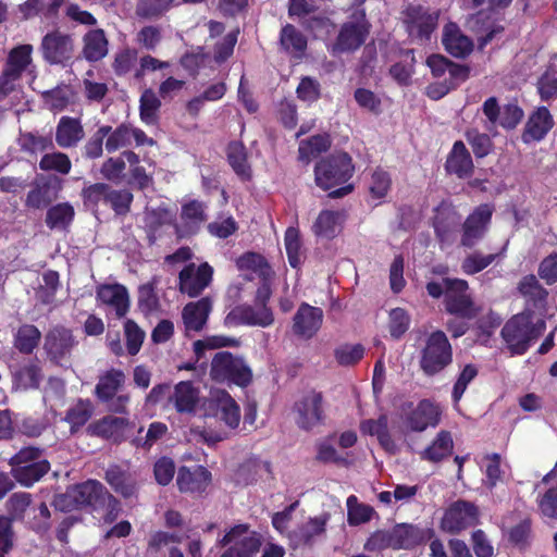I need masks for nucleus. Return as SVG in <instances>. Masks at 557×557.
I'll return each mask as SVG.
<instances>
[{
  "label": "nucleus",
  "instance_id": "nucleus-1",
  "mask_svg": "<svg viewBox=\"0 0 557 557\" xmlns=\"http://www.w3.org/2000/svg\"><path fill=\"white\" fill-rule=\"evenodd\" d=\"M272 290L267 282H263L257 289L253 305H240L235 307L225 318V322L232 320L259 327H269L274 323V314L267 302L270 300Z\"/></svg>",
  "mask_w": 557,
  "mask_h": 557
},
{
  "label": "nucleus",
  "instance_id": "nucleus-2",
  "mask_svg": "<svg viewBox=\"0 0 557 557\" xmlns=\"http://www.w3.org/2000/svg\"><path fill=\"white\" fill-rule=\"evenodd\" d=\"M42 449L24 447L11 459V474L22 485L29 487L50 470V463L42 456Z\"/></svg>",
  "mask_w": 557,
  "mask_h": 557
},
{
  "label": "nucleus",
  "instance_id": "nucleus-3",
  "mask_svg": "<svg viewBox=\"0 0 557 557\" xmlns=\"http://www.w3.org/2000/svg\"><path fill=\"white\" fill-rule=\"evenodd\" d=\"M209 374L218 383H233L242 387L252 380V371L246 361L230 351H219L213 356Z\"/></svg>",
  "mask_w": 557,
  "mask_h": 557
},
{
  "label": "nucleus",
  "instance_id": "nucleus-4",
  "mask_svg": "<svg viewBox=\"0 0 557 557\" xmlns=\"http://www.w3.org/2000/svg\"><path fill=\"white\" fill-rule=\"evenodd\" d=\"M261 544V535L247 524L232 527L219 541L221 557H255Z\"/></svg>",
  "mask_w": 557,
  "mask_h": 557
},
{
  "label": "nucleus",
  "instance_id": "nucleus-5",
  "mask_svg": "<svg viewBox=\"0 0 557 557\" xmlns=\"http://www.w3.org/2000/svg\"><path fill=\"white\" fill-rule=\"evenodd\" d=\"M354 173L351 158L346 152L332 154L315 164V183L324 190L345 184Z\"/></svg>",
  "mask_w": 557,
  "mask_h": 557
},
{
  "label": "nucleus",
  "instance_id": "nucleus-6",
  "mask_svg": "<svg viewBox=\"0 0 557 557\" xmlns=\"http://www.w3.org/2000/svg\"><path fill=\"white\" fill-rule=\"evenodd\" d=\"M453 361V349L446 334L435 331L430 334L422 351L420 367L428 375H434Z\"/></svg>",
  "mask_w": 557,
  "mask_h": 557
},
{
  "label": "nucleus",
  "instance_id": "nucleus-7",
  "mask_svg": "<svg viewBox=\"0 0 557 557\" xmlns=\"http://www.w3.org/2000/svg\"><path fill=\"white\" fill-rule=\"evenodd\" d=\"M39 50L42 59L50 65L67 66L74 58V39L71 35L54 29L42 37Z\"/></svg>",
  "mask_w": 557,
  "mask_h": 557
},
{
  "label": "nucleus",
  "instance_id": "nucleus-8",
  "mask_svg": "<svg viewBox=\"0 0 557 557\" xmlns=\"http://www.w3.org/2000/svg\"><path fill=\"white\" fill-rule=\"evenodd\" d=\"M370 32V25L364 14L355 21L344 23L338 32L337 38L332 46L333 55L352 52L359 49L366 41Z\"/></svg>",
  "mask_w": 557,
  "mask_h": 557
},
{
  "label": "nucleus",
  "instance_id": "nucleus-9",
  "mask_svg": "<svg viewBox=\"0 0 557 557\" xmlns=\"http://www.w3.org/2000/svg\"><path fill=\"white\" fill-rule=\"evenodd\" d=\"M445 306L449 313L463 319H472L476 309L467 293L468 283L459 278H445Z\"/></svg>",
  "mask_w": 557,
  "mask_h": 557
},
{
  "label": "nucleus",
  "instance_id": "nucleus-10",
  "mask_svg": "<svg viewBox=\"0 0 557 557\" xmlns=\"http://www.w3.org/2000/svg\"><path fill=\"white\" fill-rule=\"evenodd\" d=\"M294 412L296 424L306 431L320 425L324 421L322 395L315 391L305 394L295 403Z\"/></svg>",
  "mask_w": 557,
  "mask_h": 557
},
{
  "label": "nucleus",
  "instance_id": "nucleus-11",
  "mask_svg": "<svg viewBox=\"0 0 557 557\" xmlns=\"http://www.w3.org/2000/svg\"><path fill=\"white\" fill-rule=\"evenodd\" d=\"M502 336L513 354H524L531 343L530 314L521 313L512 317L504 325Z\"/></svg>",
  "mask_w": 557,
  "mask_h": 557
},
{
  "label": "nucleus",
  "instance_id": "nucleus-12",
  "mask_svg": "<svg viewBox=\"0 0 557 557\" xmlns=\"http://www.w3.org/2000/svg\"><path fill=\"white\" fill-rule=\"evenodd\" d=\"M213 269L207 263L187 264L178 275V288L182 294L197 297L212 281Z\"/></svg>",
  "mask_w": 557,
  "mask_h": 557
},
{
  "label": "nucleus",
  "instance_id": "nucleus-13",
  "mask_svg": "<svg viewBox=\"0 0 557 557\" xmlns=\"http://www.w3.org/2000/svg\"><path fill=\"white\" fill-rule=\"evenodd\" d=\"M438 13L429 12L422 7H410L406 13V25L412 39L424 42L437 25Z\"/></svg>",
  "mask_w": 557,
  "mask_h": 557
},
{
  "label": "nucleus",
  "instance_id": "nucleus-14",
  "mask_svg": "<svg viewBox=\"0 0 557 557\" xmlns=\"http://www.w3.org/2000/svg\"><path fill=\"white\" fill-rule=\"evenodd\" d=\"M75 342L71 331L64 327L51 330L45 339V349L49 358L61 367L70 366L71 350Z\"/></svg>",
  "mask_w": 557,
  "mask_h": 557
},
{
  "label": "nucleus",
  "instance_id": "nucleus-15",
  "mask_svg": "<svg viewBox=\"0 0 557 557\" xmlns=\"http://www.w3.org/2000/svg\"><path fill=\"white\" fill-rule=\"evenodd\" d=\"M493 210L488 205L479 206L465 221L461 245L468 248L475 246L487 231Z\"/></svg>",
  "mask_w": 557,
  "mask_h": 557
},
{
  "label": "nucleus",
  "instance_id": "nucleus-16",
  "mask_svg": "<svg viewBox=\"0 0 557 557\" xmlns=\"http://www.w3.org/2000/svg\"><path fill=\"white\" fill-rule=\"evenodd\" d=\"M476 521L478 508L472 503L458 500L445 512L443 527L451 533H457L475 524Z\"/></svg>",
  "mask_w": 557,
  "mask_h": 557
},
{
  "label": "nucleus",
  "instance_id": "nucleus-17",
  "mask_svg": "<svg viewBox=\"0 0 557 557\" xmlns=\"http://www.w3.org/2000/svg\"><path fill=\"white\" fill-rule=\"evenodd\" d=\"M322 322V309L302 302L293 318V332L297 336L309 339L318 333Z\"/></svg>",
  "mask_w": 557,
  "mask_h": 557
},
{
  "label": "nucleus",
  "instance_id": "nucleus-18",
  "mask_svg": "<svg viewBox=\"0 0 557 557\" xmlns=\"http://www.w3.org/2000/svg\"><path fill=\"white\" fill-rule=\"evenodd\" d=\"M133 425L128 419L123 417L107 416L89 425L92 435L120 443L126 440Z\"/></svg>",
  "mask_w": 557,
  "mask_h": 557
},
{
  "label": "nucleus",
  "instance_id": "nucleus-19",
  "mask_svg": "<svg viewBox=\"0 0 557 557\" xmlns=\"http://www.w3.org/2000/svg\"><path fill=\"white\" fill-rule=\"evenodd\" d=\"M329 515L309 519L307 522L293 530L289 534L292 544L295 547L312 546L325 535V525L329 521Z\"/></svg>",
  "mask_w": 557,
  "mask_h": 557
},
{
  "label": "nucleus",
  "instance_id": "nucleus-20",
  "mask_svg": "<svg viewBox=\"0 0 557 557\" xmlns=\"http://www.w3.org/2000/svg\"><path fill=\"white\" fill-rule=\"evenodd\" d=\"M211 482V473L202 466L181 467L176 483L181 492L202 493Z\"/></svg>",
  "mask_w": 557,
  "mask_h": 557
},
{
  "label": "nucleus",
  "instance_id": "nucleus-21",
  "mask_svg": "<svg viewBox=\"0 0 557 557\" xmlns=\"http://www.w3.org/2000/svg\"><path fill=\"white\" fill-rule=\"evenodd\" d=\"M440 408L429 399L421 400L406 417L407 426L414 432H422L428 426H435L440 421Z\"/></svg>",
  "mask_w": 557,
  "mask_h": 557
},
{
  "label": "nucleus",
  "instance_id": "nucleus-22",
  "mask_svg": "<svg viewBox=\"0 0 557 557\" xmlns=\"http://www.w3.org/2000/svg\"><path fill=\"white\" fill-rule=\"evenodd\" d=\"M554 120L548 109L545 107L539 108L528 120L524 131L522 133V141L531 144L542 140L547 133L552 129Z\"/></svg>",
  "mask_w": 557,
  "mask_h": 557
},
{
  "label": "nucleus",
  "instance_id": "nucleus-23",
  "mask_svg": "<svg viewBox=\"0 0 557 557\" xmlns=\"http://www.w3.org/2000/svg\"><path fill=\"white\" fill-rule=\"evenodd\" d=\"M212 310V301L203 297L197 301L188 302L182 311V318L186 331L198 332L203 329Z\"/></svg>",
  "mask_w": 557,
  "mask_h": 557
},
{
  "label": "nucleus",
  "instance_id": "nucleus-24",
  "mask_svg": "<svg viewBox=\"0 0 557 557\" xmlns=\"http://www.w3.org/2000/svg\"><path fill=\"white\" fill-rule=\"evenodd\" d=\"M33 51L34 48L29 44L14 47L9 51L3 69L18 77L24 73L34 74Z\"/></svg>",
  "mask_w": 557,
  "mask_h": 557
},
{
  "label": "nucleus",
  "instance_id": "nucleus-25",
  "mask_svg": "<svg viewBox=\"0 0 557 557\" xmlns=\"http://www.w3.org/2000/svg\"><path fill=\"white\" fill-rule=\"evenodd\" d=\"M106 487L98 481L89 480L69 487V496L76 502L77 507L100 505L106 494Z\"/></svg>",
  "mask_w": 557,
  "mask_h": 557
},
{
  "label": "nucleus",
  "instance_id": "nucleus-26",
  "mask_svg": "<svg viewBox=\"0 0 557 557\" xmlns=\"http://www.w3.org/2000/svg\"><path fill=\"white\" fill-rule=\"evenodd\" d=\"M84 127L78 119L62 116L55 128V143L60 148H73L84 138Z\"/></svg>",
  "mask_w": 557,
  "mask_h": 557
},
{
  "label": "nucleus",
  "instance_id": "nucleus-27",
  "mask_svg": "<svg viewBox=\"0 0 557 557\" xmlns=\"http://www.w3.org/2000/svg\"><path fill=\"white\" fill-rule=\"evenodd\" d=\"M445 168L448 173L466 178L473 173V162L470 152L462 141H456L447 158Z\"/></svg>",
  "mask_w": 557,
  "mask_h": 557
},
{
  "label": "nucleus",
  "instance_id": "nucleus-28",
  "mask_svg": "<svg viewBox=\"0 0 557 557\" xmlns=\"http://www.w3.org/2000/svg\"><path fill=\"white\" fill-rule=\"evenodd\" d=\"M443 45L448 53L463 58L472 51V41L461 33L455 23H448L443 30Z\"/></svg>",
  "mask_w": 557,
  "mask_h": 557
},
{
  "label": "nucleus",
  "instance_id": "nucleus-29",
  "mask_svg": "<svg viewBox=\"0 0 557 557\" xmlns=\"http://www.w3.org/2000/svg\"><path fill=\"white\" fill-rule=\"evenodd\" d=\"M169 399L178 412L191 413L199 401V391L190 381H182L174 386Z\"/></svg>",
  "mask_w": 557,
  "mask_h": 557
},
{
  "label": "nucleus",
  "instance_id": "nucleus-30",
  "mask_svg": "<svg viewBox=\"0 0 557 557\" xmlns=\"http://www.w3.org/2000/svg\"><path fill=\"white\" fill-rule=\"evenodd\" d=\"M97 298L114 309L117 317H123L129 307L126 288L123 285H102L97 289Z\"/></svg>",
  "mask_w": 557,
  "mask_h": 557
},
{
  "label": "nucleus",
  "instance_id": "nucleus-31",
  "mask_svg": "<svg viewBox=\"0 0 557 557\" xmlns=\"http://www.w3.org/2000/svg\"><path fill=\"white\" fill-rule=\"evenodd\" d=\"M108 45L103 29H91L83 37V57L89 62H97L108 54Z\"/></svg>",
  "mask_w": 557,
  "mask_h": 557
},
{
  "label": "nucleus",
  "instance_id": "nucleus-32",
  "mask_svg": "<svg viewBox=\"0 0 557 557\" xmlns=\"http://www.w3.org/2000/svg\"><path fill=\"white\" fill-rule=\"evenodd\" d=\"M106 481L117 494L125 498L134 496L137 492L135 476L117 466H112L106 471Z\"/></svg>",
  "mask_w": 557,
  "mask_h": 557
},
{
  "label": "nucleus",
  "instance_id": "nucleus-33",
  "mask_svg": "<svg viewBox=\"0 0 557 557\" xmlns=\"http://www.w3.org/2000/svg\"><path fill=\"white\" fill-rule=\"evenodd\" d=\"M343 221L342 211L323 210L313 223L312 231L319 237L331 239L341 232Z\"/></svg>",
  "mask_w": 557,
  "mask_h": 557
},
{
  "label": "nucleus",
  "instance_id": "nucleus-34",
  "mask_svg": "<svg viewBox=\"0 0 557 557\" xmlns=\"http://www.w3.org/2000/svg\"><path fill=\"white\" fill-rule=\"evenodd\" d=\"M125 383L122 370L111 369L99 376L95 394L102 403H108Z\"/></svg>",
  "mask_w": 557,
  "mask_h": 557
},
{
  "label": "nucleus",
  "instance_id": "nucleus-35",
  "mask_svg": "<svg viewBox=\"0 0 557 557\" xmlns=\"http://www.w3.org/2000/svg\"><path fill=\"white\" fill-rule=\"evenodd\" d=\"M126 162L129 165L139 163V157L133 151L126 150L119 157L109 158L101 165V174L104 178L112 182L121 181L124 177Z\"/></svg>",
  "mask_w": 557,
  "mask_h": 557
},
{
  "label": "nucleus",
  "instance_id": "nucleus-36",
  "mask_svg": "<svg viewBox=\"0 0 557 557\" xmlns=\"http://www.w3.org/2000/svg\"><path fill=\"white\" fill-rule=\"evenodd\" d=\"M175 221V213L165 208H147L144 213V225L148 233L149 239L154 242L157 233L164 225H171Z\"/></svg>",
  "mask_w": 557,
  "mask_h": 557
},
{
  "label": "nucleus",
  "instance_id": "nucleus-37",
  "mask_svg": "<svg viewBox=\"0 0 557 557\" xmlns=\"http://www.w3.org/2000/svg\"><path fill=\"white\" fill-rule=\"evenodd\" d=\"M216 417L231 429H235L239 424V406L226 392H220L216 395Z\"/></svg>",
  "mask_w": 557,
  "mask_h": 557
},
{
  "label": "nucleus",
  "instance_id": "nucleus-38",
  "mask_svg": "<svg viewBox=\"0 0 557 557\" xmlns=\"http://www.w3.org/2000/svg\"><path fill=\"white\" fill-rule=\"evenodd\" d=\"M519 290L535 309L544 308L547 290L543 288L534 275H528L519 283Z\"/></svg>",
  "mask_w": 557,
  "mask_h": 557
},
{
  "label": "nucleus",
  "instance_id": "nucleus-39",
  "mask_svg": "<svg viewBox=\"0 0 557 557\" xmlns=\"http://www.w3.org/2000/svg\"><path fill=\"white\" fill-rule=\"evenodd\" d=\"M74 215V208L69 202L58 203L47 211L46 224L51 230H65Z\"/></svg>",
  "mask_w": 557,
  "mask_h": 557
},
{
  "label": "nucleus",
  "instance_id": "nucleus-40",
  "mask_svg": "<svg viewBox=\"0 0 557 557\" xmlns=\"http://www.w3.org/2000/svg\"><path fill=\"white\" fill-rule=\"evenodd\" d=\"M161 101L156 92L147 88L143 91L139 100V115L141 121L147 125H153L159 117Z\"/></svg>",
  "mask_w": 557,
  "mask_h": 557
},
{
  "label": "nucleus",
  "instance_id": "nucleus-41",
  "mask_svg": "<svg viewBox=\"0 0 557 557\" xmlns=\"http://www.w3.org/2000/svg\"><path fill=\"white\" fill-rule=\"evenodd\" d=\"M282 48L296 55H300L306 47L307 39L294 25L287 24L281 30L280 37Z\"/></svg>",
  "mask_w": 557,
  "mask_h": 557
},
{
  "label": "nucleus",
  "instance_id": "nucleus-42",
  "mask_svg": "<svg viewBox=\"0 0 557 557\" xmlns=\"http://www.w3.org/2000/svg\"><path fill=\"white\" fill-rule=\"evenodd\" d=\"M453 438L449 432L441 431L433 443L422 453V458L430 461H440L450 455Z\"/></svg>",
  "mask_w": 557,
  "mask_h": 557
},
{
  "label": "nucleus",
  "instance_id": "nucleus-43",
  "mask_svg": "<svg viewBox=\"0 0 557 557\" xmlns=\"http://www.w3.org/2000/svg\"><path fill=\"white\" fill-rule=\"evenodd\" d=\"M227 159L238 176L243 180L250 177V165L247 162L246 148L242 143L233 141L228 145Z\"/></svg>",
  "mask_w": 557,
  "mask_h": 557
},
{
  "label": "nucleus",
  "instance_id": "nucleus-44",
  "mask_svg": "<svg viewBox=\"0 0 557 557\" xmlns=\"http://www.w3.org/2000/svg\"><path fill=\"white\" fill-rule=\"evenodd\" d=\"M374 513L375 511L370 505L359 503L355 495L347 498V522L349 525L367 523Z\"/></svg>",
  "mask_w": 557,
  "mask_h": 557
},
{
  "label": "nucleus",
  "instance_id": "nucleus-45",
  "mask_svg": "<svg viewBox=\"0 0 557 557\" xmlns=\"http://www.w3.org/2000/svg\"><path fill=\"white\" fill-rule=\"evenodd\" d=\"M41 337L40 331L30 324L22 325L14 338L15 347L23 354H30L37 347Z\"/></svg>",
  "mask_w": 557,
  "mask_h": 557
},
{
  "label": "nucleus",
  "instance_id": "nucleus-46",
  "mask_svg": "<svg viewBox=\"0 0 557 557\" xmlns=\"http://www.w3.org/2000/svg\"><path fill=\"white\" fill-rule=\"evenodd\" d=\"M143 428L138 430V434L132 440V444L148 450L166 434L168 426L162 422H152L145 435H143Z\"/></svg>",
  "mask_w": 557,
  "mask_h": 557
},
{
  "label": "nucleus",
  "instance_id": "nucleus-47",
  "mask_svg": "<svg viewBox=\"0 0 557 557\" xmlns=\"http://www.w3.org/2000/svg\"><path fill=\"white\" fill-rule=\"evenodd\" d=\"M330 147V139L326 135H315L299 144V159L309 163L312 158L317 157Z\"/></svg>",
  "mask_w": 557,
  "mask_h": 557
},
{
  "label": "nucleus",
  "instance_id": "nucleus-48",
  "mask_svg": "<svg viewBox=\"0 0 557 557\" xmlns=\"http://www.w3.org/2000/svg\"><path fill=\"white\" fill-rule=\"evenodd\" d=\"M182 220L186 225L185 234L195 233L200 224L206 221L205 206L199 201H190L183 206Z\"/></svg>",
  "mask_w": 557,
  "mask_h": 557
},
{
  "label": "nucleus",
  "instance_id": "nucleus-49",
  "mask_svg": "<svg viewBox=\"0 0 557 557\" xmlns=\"http://www.w3.org/2000/svg\"><path fill=\"white\" fill-rule=\"evenodd\" d=\"M175 0H138L136 14L146 20L159 18L168 12Z\"/></svg>",
  "mask_w": 557,
  "mask_h": 557
},
{
  "label": "nucleus",
  "instance_id": "nucleus-50",
  "mask_svg": "<svg viewBox=\"0 0 557 557\" xmlns=\"http://www.w3.org/2000/svg\"><path fill=\"white\" fill-rule=\"evenodd\" d=\"M536 88L542 101L557 99V67L548 66L537 79Z\"/></svg>",
  "mask_w": 557,
  "mask_h": 557
},
{
  "label": "nucleus",
  "instance_id": "nucleus-51",
  "mask_svg": "<svg viewBox=\"0 0 557 557\" xmlns=\"http://www.w3.org/2000/svg\"><path fill=\"white\" fill-rule=\"evenodd\" d=\"M46 106L53 111L64 110L74 98L72 89L64 85L42 94Z\"/></svg>",
  "mask_w": 557,
  "mask_h": 557
},
{
  "label": "nucleus",
  "instance_id": "nucleus-52",
  "mask_svg": "<svg viewBox=\"0 0 557 557\" xmlns=\"http://www.w3.org/2000/svg\"><path fill=\"white\" fill-rule=\"evenodd\" d=\"M39 168L42 171H54L65 175L70 173L72 163L67 154L53 151L42 156L39 161Z\"/></svg>",
  "mask_w": 557,
  "mask_h": 557
},
{
  "label": "nucleus",
  "instance_id": "nucleus-53",
  "mask_svg": "<svg viewBox=\"0 0 557 557\" xmlns=\"http://www.w3.org/2000/svg\"><path fill=\"white\" fill-rule=\"evenodd\" d=\"M284 242L289 264L293 268L299 267L304 259L299 232L294 227L287 228Z\"/></svg>",
  "mask_w": 557,
  "mask_h": 557
},
{
  "label": "nucleus",
  "instance_id": "nucleus-54",
  "mask_svg": "<svg viewBox=\"0 0 557 557\" xmlns=\"http://www.w3.org/2000/svg\"><path fill=\"white\" fill-rule=\"evenodd\" d=\"M394 549H406L419 541L417 530L409 524H398L391 530Z\"/></svg>",
  "mask_w": 557,
  "mask_h": 557
},
{
  "label": "nucleus",
  "instance_id": "nucleus-55",
  "mask_svg": "<svg viewBox=\"0 0 557 557\" xmlns=\"http://www.w3.org/2000/svg\"><path fill=\"white\" fill-rule=\"evenodd\" d=\"M55 198L52 187L47 184H37L26 197V206L34 209L47 207Z\"/></svg>",
  "mask_w": 557,
  "mask_h": 557
},
{
  "label": "nucleus",
  "instance_id": "nucleus-56",
  "mask_svg": "<svg viewBox=\"0 0 557 557\" xmlns=\"http://www.w3.org/2000/svg\"><path fill=\"white\" fill-rule=\"evenodd\" d=\"M181 541L182 537L176 533L157 531L149 536L146 554L148 557H157L163 547Z\"/></svg>",
  "mask_w": 557,
  "mask_h": 557
},
{
  "label": "nucleus",
  "instance_id": "nucleus-57",
  "mask_svg": "<svg viewBox=\"0 0 557 557\" xmlns=\"http://www.w3.org/2000/svg\"><path fill=\"white\" fill-rule=\"evenodd\" d=\"M410 315L403 308H394L388 314V331L393 338L399 339L410 326Z\"/></svg>",
  "mask_w": 557,
  "mask_h": 557
},
{
  "label": "nucleus",
  "instance_id": "nucleus-58",
  "mask_svg": "<svg viewBox=\"0 0 557 557\" xmlns=\"http://www.w3.org/2000/svg\"><path fill=\"white\" fill-rule=\"evenodd\" d=\"M18 144L22 150L37 153L48 149H53V143L49 137L41 136L34 133L21 134Z\"/></svg>",
  "mask_w": 557,
  "mask_h": 557
},
{
  "label": "nucleus",
  "instance_id": "nucleus-59",
  "mask_svg": "<svg viewBox=\"0 0 557 557\" xmlns=\"http://www.w3.org/2000/svg\"><path fill=\"white\" fill-rule=\"evenodd\" d=\"M239 341L234 337L224 335H212L207 336L203 339L196 341L194 343V351L200 357L206 349H215L221 347H237Z\"/></svg>",
  "mask_w": 557,
  "mask_h": 557
},
{
  "label": "nucleus",
  "instance_id": "nucleus-60",
  "mask_svg": "<svg viewBox=\"0 0 557 557\" xmlns=\"http://www.w3.org/2000/svg\"><path fill=\"white\" fill-rule=\"evenodd\" d=\"M92 409L90 400L79 399L67 410L65 420L72 425V428H79L90 419Z\"/></svg>",
  "mask_w": 557,
  "mask_h": 557
},
{
  "label": "nucleus",
  "instance_id": "nucleus-61",
  "mask_svg": "<svg viewBox=\"0 0 557 557\" xmlns=\"http://www.w3.org/2000/svg\"><path fill=\"white\" fill-rule=\"evenodd\" d=\"M138 59L136 49L125 48L120 50L114 58L112 67L116 75L122 76L128 74L135 66Z\"/></svg>",
  "mask_w": 557,
  "mask_h": 557
},
{
  "label": "nucleus",
  "instance_id": "nucleus-62",
  "mask_svg": "<svg viewBox=\"0 0 557 557\" xmlns=\"http://www.w3.org/2000/svg\"><path fill=\"white\" fill-rule=\"evenodd\" d=\"M508 539L512 545L521 549L528 547L532 541L531 521L523 519L512 527L508 532Z\"/></svg>",
  "mask_w": 557,
  "mask_h": 557
},
{
  "label": "nucleus",
  "instance_id": "nucleus-63",
  "mask_svg": "<svg viewBox=\"0 0 557 557\" xmlns=\"http://www.w3.org/2000/svg\"><path fill=\"white\" fill-rule=\"evenodd\" d=\"M496 257L497 255L495 253L483 255L479 251L472 252L465 258L461 269L466 274H475L487 268Z\"/></svg>",
  "mask_w": 557,
  "mask_h": 557
},
{
  "label": "nucleus",
  "instance_id": "nucleus-64",
  "mask_svg": "<svg viewBox=\"0 0 557 557\" xmlns=\"http://www.w3.org/2000/svg\"><path fill=\"white\" fill-rule=\"evenodd\" d=\"M162 39L161 29L154 25H147L136 34L135 41L148 51H154Z\"/></svg>",
  "mask_w": 557,
  "mask_h": 557
}]
</instances>
